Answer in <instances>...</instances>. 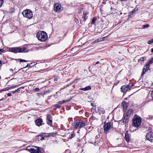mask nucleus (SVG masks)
<instances>
[{
	"label": "nucleus",
	"instance_id": "f257e3e1",
	"mask_svg": "<svg viewBox=\"0 0 153 153\" xmlns=\"http://www.w3.org/2000/svg\"><path fill=\"white\" fill-rule=\"evenodd\" d=\"M36 36L39 40L43 42L45 41L48 38L47 34L43 31H39L37 33Z\"/></svg>",
	"mask_w": 153,
	"mask_h": 153
},
{
	"label": "nucleus",
	"instance_id": "f03ea898",
	"mask_svg": "<svg viewBox=\"0 0 153 153\" xmlns=\"http://www.w3.org/2000/svg\"><path fill=\"white\" fill-rule=\"evenodd\" d=\"M133 126L135 127H138L140 125L141 123V119L140 117L135 114L132 120Z\"/></svg>",
	"mask_w": 153,
	"mask_h": 153
},
{
	"label": "nucleus",
	"instance_id": "7ed1b4c3",
	"mask_svg": "<svg viewBox=\"0 0 153 153\" xmlns=\"http://www.w3.org/2000/svg\"><path fill=\"white\" fill-rule=\"evenodd\" d=\"M26 49V48L25 47H23L22 48L20 47H14L9 48V50L10 52L16 53H17L25 52Z\"/></svg>",
	"mask_w": 153,
	"mask_h": 153
},
{
	"label": "nucleus",
	"instance_id": "20e7f679",
	"mask_svg": "<svg viewBox=\"0 0 153 153\" xmlns=\"http://www.w3.org/2000/svg\"><path fill=\"white\" fill-rule=\"evenodd\" d=\"M72 125L73 126H74L76 129L80 128L85 125L84 122L82 120H76Z\"/></svg>",
	"mask_w": 153,
	"mask_h": 153
},
{
	"label": "nucleus",
	"instance_id": "39448f33",
	"mask_svg": "<svg viewBox=\"0 0 153 153\" xmlns=\"http://www.w3.org/2000/svg\"><path fill=\"white\" fill-rule=\"evenodd\" d=\"M24 17L28 19L32 18L33 16L32 12L30 9L24 10L22 13Z\"/></svg>",
	"mask_w": 153,
	"mask_h": 153
},
{
	"label": "nucleus",
	"instance_id": "423d86ee",
	"mask_svg": "<svg viewBox=\"0 0 153 153\" xmlns=\"http://www.w3.org/2000/svg\"><path fill=\"white\" fill-rule=\"evenodd\" d=\"M113 127V123L111 122H108L105 124L104 128V131L106 133L108 132V131L111 128Z\"/></svg>",
	"mask_w": 153,
	"mask_h": 153
},
{
	"label": "nucleus",
	"instance_id": "0eeeda50",
	"mask_svg": "<svg viewBox=\"0 0 153 153\" xmlns=\"http://www.w3.org/2000/svg\"><path fill=\"white\" fill-rule=\"evenodd\" d=\"M61 5L58 3H56L54 5V10L55 12H61L62 10Z\"/></svg>",
	"mask_w": 153,
	"mask_h": 153
},
{
	"label": "nucleus",
	"instance_id": "6e6552de",
	"mask_svg": "<svg viewBox=\"0 0 153 153\" xmlns=\"http://www.w3.org/2000/svg\"><path fill=\"white\" fill-rule=\"evenodd\" d=\"M146 137L147 140L151 142H153V132L151 131L147 133Z\"/></svg>",
	"mask_w": 153,
	"mask_h": 153
},
{
	"label": "nucleus",
	"instance_id": "1a4fd4ad",
	"mask_svg": "<svg viewBox=\"0 0 153 153\" xmlns=\"http://www.w3.org/2000/svg\"><path fill=\"white\" fill-rule=\"evenodd\" d=\"M129 119V117L127 116V115H125V116L123 117L121 120L119 121V124H121L123 123H128Z\"/></svg>",
	"mask_w": 153,
	"mask_h": 153
},
{
	"label": "nucleus",
	"instance_id": "9d476101",
	"mask_svg": "<svg viewBox=\"0 0 153 153\" xmlns=\"http://www.w3.org/2000/svg\"><path fill=\"white\" fill-rule=\"evenodd\" d=\"M129 89V85H123L121 88V91L123 93H125Z\"/></svg>",
	"mask_w": 153,
	"mask_h": 153
},
{
	"label": "nucleus",
	"instance_id": "9b49d317",
	"mask_svg": "<svg viewBox=\"0 0 153 153\" xmlns=\"http://www.w3.org/2000/svg\"><path fill=\"white\" fill-rule=\"evenodd\" d=\"M42 119L39 118L35 120V123L36 125L39 126L42 125Z\"/></svg>",
	"mask_w": 153,
	"mask_h": 153
},
{
	"label": "nucleus",
	"instance_id": "f8f14e48",
	"mask_svg": "<svg viewBox=\"0 0 153 153\" xmlns=\"http://www.w3.org/2000/svg\"><path fill=\"white\" fill-rule=\"evenodd\" d=\"M110 11L109 12V11H107V13H108V14H115L116 13V9L114 8L111 7L110 8Z\"/></svg>",
	"mask_w": 153,
	"mask_h": 153
},
{
	"label": "nucleus",
	"instance_id": "ddd939ff",
	"mask_svg": "<svg viewBox=\"0 0 153 153\" xmlns=\"http://www.w3.org/2000/svg\"><path fill=\"white\" fill-rule=\"evenodd\" d=\"M97 111L99 112V113L100 114H105V111L104 110V109L100 107H98V108L97 109Z\"/></svg>",
	"mask_w": 153,
	"mask_h": 153
},
{
	"label": "nucleus",
	"instance_id": "4468645a",
	"mask_svg": "<svg viewBox=\"0 0 153 153\" xmlns=\"http://www.w3.org/2000/svg\"><path fill=\"white\" fill-rule=\"evenodd\" d=\"M77 79L74 80L73 81H72L70 83H69V84H68L67 85H65V86L62 89H64L68 87V86H70L71 85H72V84H73V83H74L75 84L77 82Z\"/></svg>",
	"mask_w": 153,
	"mask_h": 153
},
{
	"label": "nucleus",
	"instance_id": "2eb2a0df",
	"mask_svg": "<svg viewBox=\"0 0 153 153\" xmlns=\"http://www.w3.org/2000/svg\"><path fill=\"white\" fill-rule=\"evenodd\" d=\"M91 87L90 86L88 85L84 88H79L80 90H83L84 91H88L91 89Z\"/></svg>",
	"mask_w": 153,
	"mask_h": 153
},
{
	"label": "nucleus",
	"instance_id": "dca6fc26",
	"mask_svg": "<svg viewBox=\"0 0 153 153\" xmlns=\"http://www.w3.org/2000/svg\"><path fill=\"white\" fill-rule=\"evenodd\" d=\"M122 106L123 109L125 111L128 107L126 102L125 101L124 102L122 103Z\"/></svg>",
	"mask_w": 153,
	"mask_h": 153
},
{
	"label": "nucleus",
	"instance_id": "f3484780",
	"mask_svg": "<svg viewBox=\"0 0 153 153\" xmlns=\"http://www.w3.org/2000/svg\"><path fill=\"white\" fill-rule=\"evenodd\" d=\"M39 137L44 136L45 137H49L48 133H41V134L38 135Z\"/></svg>",
	"mask_w": 153,
	"mask_h": 153
},
{
	"label": "nucleus",
	"instance_id": "a211bd4d",
	"mask_svg": "<svg viewBox=\"0 0 153 153\" xmlns=\"http://www.w3.org/2000/svg\"><path fill=\"white\" fill-rule=\"evenodd\" d=\"M133 114V110L132 109L129 110L127 112L126 115H127V116L130 117V115Z\"/></svg>",
	"mask_w": 153,
	"mask_h": 153
},
{
	"label": "nucleus",
	"instance_id": "6ab92c4d",
	"mask_svg": "<svg viewBox=\"0 0 153 153\" xmlns=\"http://www.w3.org/2000/svg\"><path fill=\"white\" fill-rule=\"evenodd\" d=\"M125 139L127 142H128L130 141V138L129 136V135L127 134H125Z\"/></svg>",
	"mask_w": 153,
	"mask_h": 153
},
{
	"label": "nucleus",
	"instance_id": "aec40b11",
	"mask_svg": "<svg viewBox=\"0 0 153 153\" xmlns=\"http://www.w3.org/2000/svg\"><path fill=\"white\" fill-rule=\"evenodd\" d=\"M49 91H42L40 93H39V95L40 96L41 95H44L46 94L47 93H49Z\"/></svg>",
	"mask_w": 153,
	"mask_h": 153
},
{
	"label": "nucleus",
	"instance_id": "412c9836",
	"mask_svg": "<svg viewBox=\"0 0 153 153\" xmlns=\"http://www.w3.org/2000/svg\"><path fill=\"white\" fill-rule=\"evenodd\" d=\"M47 124L51 126H53L52 120H46Z\"/></svg>",
	"mask_w": 153,
	"mask_h": 153
},
{
	"label": "nucleus",
	"instance_id": "4be33fe9",
	"mask_svg": "<svg viewBox=\"0 0 153 153\" xmlns=\"http://www.w3.org/2000/svg\"><path fill=\"white\" fill-rule=\"evenodd\" d=\"M75 136V134H74V131H73L71 134H70L68 138L70 139H72Z\"/></svg>",
	"mask_w": 153,
	"mask_h": 153
},
{
	"label": "nucleus",
	"instance_id": "5701e85b",
	"mask_svg": "<svg viewBox=\"0 0 153 153\" xmlns=\"http://www.w3.org/2000/svg\"><path fill=\"white\" fill-rule=\"evenodd\" d=\"M150 64H151L149 63V62L148 63H146L145 65L143 67L148 70L150 66Z\"/></svg>",
	"mask_w": 153,
	"mask_h": 153
},
{
	"label": "nucleus",
	"instance_id": "b1692460",
	"mask_svg": "<svg viewBox=\"0 0 153 153\" xmlns=\"http://www.w3.org/2000/svg\"><path fill=\"white\" fill-rule=\"evenodd\" d=\"M148 70V69L146 68H143V71L142 73L141 74V76H142L145 73H146V72Z\"/></svg>",
	"mask_w": 153,
	"mask_h": 153
},
{
	"label": "nucleus",
	"instance_id": "393cba45",
	"mask_svg": "<svg viewBox=\"0 0 153 153\" xmlns=\"http://www.w3.org/2000/svg\"><path fill=\"white\" fill-rule=\"evenodd\" d=\"M46 120H52V117L51 114H48L46 117Z\"/></svg>",
	"mask_w": 153,
	"mask_h": 153
},
{
	"label": "nucleus",
	"instance_id": "a878e982",
	"mask_svg": "<svg viewBox=\"0 0 153 153\" xmlns=\"http://www.w3.org/2000/svg\"><path fill=\"white\" fill-rule=\"evenodd\" d=\"M146 57H141L138 61V62H139L140 61H143L145 60H146Z\"/></svg>",
	"mask_w": 153,
	"mask_h": 153
},
{
	"label": "nucleus",
	"instance_id": "bb28decb",
	"mask_svg": "<svg viewBox=\"0 0 153 153\" xmlns=\"http://www.w3.org/2000/svg\"><path fill=\"white\" fill-rule=\"evenodd\" d=\"M56 133H57L56 132H53L52 133H48L49 137H50L51 136L53 137L54 136V135L55 134H56Z\"/></svg>",
	"mask_w": 153,
	"mask_h": 153
},
{
	"label": "nucleus",
	"instance_id": "cd10ccee",
	"mask_svg": "<svg viewBox=\"0 0 153 153\" xmlns=\"http://www.w3.org/2000/svg\"><path fill=\"white\" fill-rule=\"evenodd\" d=\"M33 63H34V62H32L30 63H27V65L25 67H23V68H27V67H31L33 66V65H31L32 64H33Z\"/></svg>",
	"mask_w": 153,
	"mask_h": 153
},
{
	"label": "nucleus",
	"instance_id": "c85d7f7f",
	"mask_svg": "<svg viewBox=\"0 0 153 153\" xmlns=\"http://www.w3.org/2000/svg\"><path fill=\"white\" fill-rule=\"evenodd\" d=\"M97 20V18L96 17H94L91 22V24H94L95 23V21Z\"/></svg>",
	"mask_w": 153,
	"mask_h": 153
},
{
	"label": "nucleus",
	"instance_id": "c756f323",
	"mask_svg": "<svg viewBox=\"0 0 153 153\" xmlns=\"http://www.w3.org/2000/svg\"><path fill=\"white\" fill-rule=\"evenodd\" d=\"M146 118L147 119L152 120L153 119V116L151 115H148L147 117Z\"/></svg>",
	"mask_w": 153,
	"mask_h": 153
},
{
	"label": "nucleus",
	"instance_id": "7c9ffc66",
	"mask_svg": "<svg viewBox=\"0 0 153 153\" xmlns=\"http://www.w3.org/2000/svg\"><path fill=\"white\" fill-rule=\"evenodd\" d=\"M71 99H69V100H68V99H67V100H62V102L60 101V103H65V102H66L68 101H69L70 100H71Z\"/></svg>",
	"mask_w": 153,
	"mask_h": 153
},
{
	"label": "nucleus",
	"instance_id": "2f4dec72",
	"mask_svg": "<svg viewBox=\"0 0 153 153\" xmlns=\"http://www.w3.org/2000/svg\"><path fill=\"white\" fill-rule=\"evenodd\" d=\"M149 27V25L148 24L143 25V28H146L148 27Z\"/></svg>",
	"mask_w": 153,
	"mask_h": 153
},
{
	"label": "nucleus",
	"instance_id": "473e14b6",
	"mask_svg": "<svg viewBox=\"0 0 153 153\" xmlns=\"http://www.w3.org/2000/svg\"><path fill=\"white\" fill-rule=\"evenodd\" d=\"M152 43H153V39H152L148 42V43L149 44H151Z\"/></svg>",
	"mask_w": 153,
	"mask_h": 153
},
{
	"label": "nucleus",
	"instance_id": "72a5a7b5",
	"mask_svg": "<svg viewBox=\"0 0 153 153\" xmlns=\"http://www.w3.org/2000/svg\"><path fill=\"white\" fill-rule=\"evenodd\" d=\"M20 91V90H19V88H18L17 90H16L15 91H13L12 92L13 93H16L19 92Z\"/></svg>",
	"mask_w": 153,
	"mask_h": 153
},
{
	"label": "nucleus",
	"instance_id": "f704fd0d",
	"mask_svg": "<svg viewBox=\"0 0 153 153\" xmlns=\"http://www.w3.org/2000/svg\"><path fill=\"white\" fill-rule=\"evenodd\" d=\"M4 2V0H0V7H1Z\"/></svg>",
	"mask_w": 153,
	"mask_h": 153
},
{
	"label": "nucleus",
	"instance_id": "c9c22d12",
	"mask_svg": "<svg viewBox=\"0 0 153 153\" xmlns=\"http://www.w3.org/2000/svg\"><path fill=\"white\" fill-rule=\"evenodd\" d=\"M86 15L85 14V13H84V14L82 16V18L84 19L83 21H85L86 19Z\"/></svg>",
	"mask_w": 153,
	"mask_h": 153
},
{
	"label": "nucleus",
	"instance_id": "e433bc0d",
	"mask_svg": "<svg viewBox=\"0 0 153 153\" xmlns=\"http://www.w3.org/2000/svg\"><path fill=\"white\" fill-rule=\"evenodd\" d=\"M5 51V50L2 49H0V54H1L2 53H4Z\"/></svg>",
	"mask_w": 153,
	"mask_h": 153
},
{
	"label": "nucleus",
	"instance_id": "4c0bfd02",
	"mask_svg": "<svg viewBox=\"0 0 153 153\" xmlns=\"http://www.w3.org/2000/svg\"><path fill=\"white\" fill-rule=\"evenodd\" d=\"M15 10L13 8H11L10 9V12L11 13H13L14 12Z\"/></svg>",
	"mask_w": 153,
	"mask_h": 153
},
{
	"label": "nucleus",
	"instance_id": "58836bf2",
	"mask_svg": "<svg viewBox=\"0 0 153 153\" xmlns=\"http://www.w3.org/2000/svg\"><path fill=\"white\" fill-rule=\"evenodd\" d=\"M19 61L21 62H28V61L26 60H24V59H19Z\"/></svg>",
	"mask_w": 153,
	"mask_h": 153
},
{
	"label": "nucleus",
	"instance_id": "ea45409f",
	"mask_svg": "<svg viewBox=\"0 0 153 153\" xmlns=\"http://www.w3.org/2000/svg\"><path fill=\"white\" fill-rule=\"evenodd\" d=\"M55 106L56 108H60L61 107V106L59 104H56L55 105Z\"/></svg>",
	"mask_w": 153,
	"mask_h": 153
},
{
	"label": "nucleus",
	"instance_id": "a19ab883",
	"mask_svg": "<svg viewBox=\"0 0 153 153\" xmlns=\"http://www.w3.org/2000/svg\"><path fill=\"white\" fill-rule=\"evenodd\" d=\"M19 86V85H17L12 86H11L12 87V88L13 89V88H15L16 87H18Z\"/></svg>",
	"mask_w": 153,
	"mask_h": 153
},
{
	"label": "nucleus",
	"instance_id": "79ce46f5",
	"mask_svg": "<svg viewBox=\"0 0 153 153\" xmlns=\"http://www.w3.org/2000/svg\"><path fill=\"white\" fill-rule=\"evenodd\" d=\"M40 89L38 88H35L34 89V90L36 92L38 91Z\"/></svg>",
	"mask_w": 153,
	"mask_h": 153
},
{
	"label": "nucleus",
	"instance_id": "37998d69",
	"mask_svg": "<svg viewBox=\"0 0 153 153\" xmlns=\"http://www.w3.org/2000/svg\"><path fill=\"white\" fill-rule=\"evenodd\" d=\"M100 41L99 40V39H97L95 40V41L93 43H96Z\"/></svg>",
	"mask_w": 153,
	"mask_h": 153
},
{
	"label": "nucleus",
	"instance_id": "c03bdc74",
	"mask_svg": "<svg viewBox=\"0 0 153 153\" xmlns=\"http://www.w3.org/2000/svg\"><path fill=\"white\" fill-rule=\"evenodd\" d=\"M4 90H5V91H8V90H9V88H8V87H7V88H4Z\"/></svg>",
	"mask_w": 153,
	"mask_h": 153
},
{
	"label": "nucleus",
	"instance_id": "a18cd8bd",
	"mask_svg": "<svg viewBox=\"0 0 153 153\" xmlns=\"http://www.w3.org/2000/svg\"><path fill=\"white\" fill-rule=\"evenodd\" d=\"M41 138H40V140H44L45 139V137L44 136H41Z\"/></svg>",
	"mask_w": 153,
	"mask_h": 153
},
{
	"label": "nucleus",
	"instance_id": "49530a36",
	"mask_svg": "<svg viewBox=\"0 0 153 153\" xmlns=\"http://www.w3.org/2000/svg\"><path fill=\"white\" fill-rule=\"evenodd\" d=\"M134 86V85L133 84H132L131 85H129V89H131V88L133 87Z\"/></svg>",
	"mask_w": 153,
	"mask_h": 153
},
{
	"label": "nucleus",
	"instance_id": "de8ad7c7",
	"mask_svg": "<svg viewBox=\"0 0 153 153\" xmlns=\"http://www.w3.org/2000/svg\"><path fill=\"white\" fill-rule=\"evenodd\" d=\"M58 79L59 78L57 77L55 78L54 79V81H57L58 80Z\"/></svg>",
	"mask_w": 153,
	"mask_h": 153
},
{
	"label": "nucleus",
	"instance_id": "09e8293b",
	"mask_svg": "<svg viewBox=\"0 0 153 153\" xmlns=\"http://www.w3.org/2000/svg\"><path fill=\"white\" fill-rule=\"evenodd\" d=\"M4 91H5L4 88H3L0 90V92Z\"/></svg>",
	"mask_w": 153,
	"mask_h": 153
},
{
	"label": "nucleus",
	"instance_id": "8fccbe9b",
	"mask_svg": "<svg viewBox=\"0 0 153 153\" xmlns=\"http://www.w3.org/2000/svg\"><path fill=\"white\" fill-rule=\"evenodd\" d=\"M11 94L10 93H9L7 94V96L8 97H10L11 96Z\"/></svg>",
	"mask_w": 153,
	"mask_h": 153
},
{
	"label": "nucleus",
	"instance_id": "3c124183",
	"mask_svg": "<svg viewBox=\"0 0 153 153\" xmlns=\"http://www.w3.org/2000/svg\"><path fill=\"white\" fill-rule=\"evenodd\" d=\"M151 96L152 99H153V90L152 91Z\"/></svg>",
	"mask_w": 153,
	"mask_h": 153
},
{
	"label": "nucleus",
	"instance_id": "603ef678",
	"mask_svg": "<svg viewBox=\"0 0 153 153\" xmlns=\"http://www.w3.org/2000/svg\"><path fill=\"white\" fill-rule=\"evenodd\" d=\"M24 88H25V87L24 86H23V87H21L19 88V90H20V89H23Z\"/></svg>",
	"mask_w": 153,
	"mask_h": 153
},
{
	"label": "nucleus",
	"instance_id": "864d4df0",
	"mask_svg": "<svg viewBox=\"0 0 153 153\" xmlns=\"http://www.w3.org/2000/svg\"><path fill=\"white\" fill-rule=\"evenodd\" d=\"M34 62V63H33V64H32L31 65H33V66H34V65H36L37 64V63H35V62Z\"/></svg>",
	"mask_w": 153,
	"mask_h": 153
},
{
	"label": "nucleus",
	"instance_id": "5fc2aeb1",
	"mask_svg": "<svg viewBox=\"0 0 153 153\" xmlns=\"http://www.w3.org/2000/svg\"><path fill=\"white\" fill-rule=\"evenodd\" d=\"M8 88H9V90H10V89H12V86H10V87H8Z\"/></svg>",
	"mask_w": 153,
	"mask_h": 153
},
{
	"label": "nucleus",
	"instance_id": "6e6d98bb",
	"mask_svg": "<svg viewBox=\"0 0 153 153\" xmlns=\"http://www.w3.org/2000/svg\"><path fill=\"white\" fill-rule=\"evenodd\" d=\"M151 52L153 53V48H152L151 49Z\"/></svg>",
	"mask_w": 153,
	"mask_h": 153
},
{
	"label": "nucleus",
	"instance_id": "4d7b16f0",
	"mask_svg": "<svg viewBox=\"0 0 153 153\" xmlns=\"http://www.w3.org/2000/svg\"><path fill=\"white\" fill-rule=\"evenodd\" d=\"M99 63V61H97L96 62V63L94 64L95 65L96 64H97Z\"/></svg>",
	"mask_w": 153,
	"mask_h": 153
},
{
	"label": "nucleus",
	"instance_id": "13d9d810",
	"mask_svg": "<svg viewBox=\"0 0 153 153\" xmlns=\"http://www.w3.org/2000/svg\"><path fill=\"white\" fill-rule=\"evenodd\" d=\"M134 11H135L134 10H133L132 11H131V13H134Z\"/></svg>",
	"mask_w": 153,
	"mask_h": 153
},
{
	"label": "nucleus",
	"instance_id": "bf43d9fd",
	"mask_svg": "<svg viewBox=\"0 0 153 153\" xmlns=\"http://www.w3.org/2000/svg\"><path fill=\"white\" fill-rule=\"evenodd\" d=\"M4 98H2L1 99H0V101H2L4 100Z\"/></svg>",
	"mask_w": 153,
	"mask_h": 153
},
{
	"label": "nucleus",
	"instance_id": "052dcab7",
	"mask_svg": "<svg viewBox=\"0 0 153 153\" xmlns=\"http://www.w3.org/2000/svg\"><path fill=\"white\" fill-rule=\"evenodd\" d=\"M10 71H13V69H10Z\"/></svg>",
	"mask_w": 153,
	"mask_h": 153
},
{
	"label": "nucleus",
	"instance_id": "680f3d73",
	"mask_svg": "<svg viewBox=\"0 0 153 153\" xmlns=\"http://www.w3.org/2000/svg\"><path fill=\"white\" fill-rule=\"evenodd\" d=\"M2 61L0 60V64H1L2 63Z\"/></svg>",
	"mask_w": 153,
	"mask_h": 153
},
{
	"label": "nucleus",
	"instance_id": "e2e57ef3",
	"mask_svg": "<svg viewBox=\"0 0 153 153\" xmlns=\"http://www.w3.org/2000/svg\"><path fill=\"white\" fill-rule=\"evenodd\" d=\"M122 13H120V15H121V14H122Z\"/></svg>",
	"mask_w": 153,
	"mask_h": 153
},
{
	"label": "nucleus",
	"instance_id": "0e129e2a",
	"mask_svg": "<svg viewBox=\"0 0 153 153\" xmlns=\"http://www.w3.org/2000/svg\"><path fill=\"white\" fill-rule=\"evenodd\" d=\"M152 85H153V82H152V84H151Z\"/></svg>",
	"mask_w": 153,
	"mask_h": 153
},
{
	"label": "nucleus",
	"instance_id": "69168bd1",
	"mask_svg": "<svg viewBox=\"0 0 153 153\" xmlns=\"http://www.w3.org/2000/svg\"><path fill=\"white\" fill-rule=\"evenodd\" d=\"M125 100H126L127 99V98H126L125 99Z\"/></svg>",
	"mask_w": 153,
	"mask_h": 153
},
{
	"label": "nucleus",
	"instance_id": "338daca9",
	"mask_svg": "<svg viewBox=\"0 0 153 153\" xmlns=\"http://www.w3.org/2000/svg\"><path fill=\"white\" fill-rule=\"evenodd\" d=\"M83 151V150L82 149V152Z\"/></svg>",
	"mask_w": 153,
	"mask_h": 153
}]
</instances>
